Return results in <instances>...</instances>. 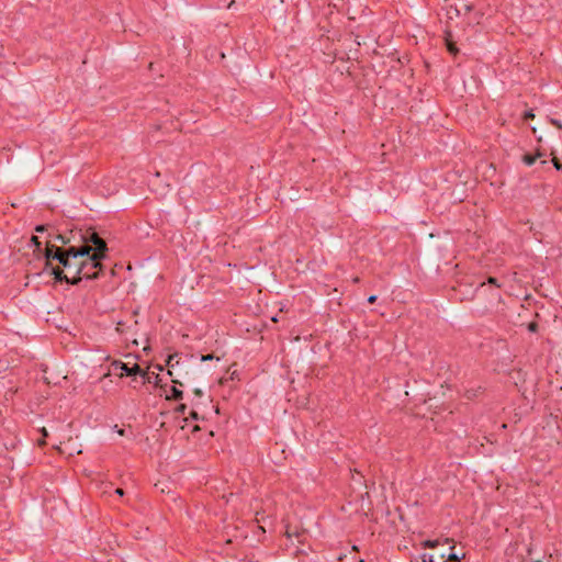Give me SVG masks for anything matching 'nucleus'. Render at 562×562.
I'll use <instances>...</instances> for the list:
<instances>
[{
	"label": "nucleus",
	"mask_w": 562,
	"mask_h": 562,
	"mask_svg": "<svg viewBox=\"0 0 562 562\" xmlns=\"http://www.w3.org/2000/svg\"><path fill=\"white\" fill-rule=\"evenodd\" d=\"M428 554L425 553L420 557V562H428V559H427Z\"/></svg>",
	"instance_id": "473e14b6"
},
{
	"label": "nucleus",
	"mask_w": 562,
	"mask_h": 562,
	"mask_svg": "<svg viewBox=\"0 0 562 562\" xmlns=\"http://www.w3.org/2000/svg\"><path fill=\"white\" fill-rule=\"evenodd\" d=\"M85 239H86L85 245H89L92 248L91 254L106 257V251H108L106 243L103 238H101L98 235V233H95L94 231L90 232L87 234Z\"/></svg>",
	"instance_id": "20e7f679"
},
{
	"label": "nucleus",
	"mask_w": 562,
	"mask_h": 562,
	"mask_svg": "<svg viewBox=\"0 0 562 562\" xmlns=\"http://www.w3.org/2000/svg\"><path fill=\"white\" fill-rule=\"evenodd\" d=\"M115 494H116V495H119V496H123V495L125 494V492H124V490H123V488L117 487V488L115 490Z\"/></svg>",
	"instance_id": "c756f323"
},
{
	"label": "nucleus",
	"mask_w": 562,
	"mask_h": 562,
	"mask_svg": "<svg viewBox=\"0 0 562 562\" xmlns=\"http://www.w3.org/2000/svg\"><path fill=\"white\" fill-rule=\"evenodd\" d=\"M538 327H539V326H538V323H536V322H531V323H529V324H528V330H529L530 333H536V331H538Z\"/></svg>",
	"instance_id": "412c9836"
},
{
	"label": "nucleus",
	"mask_w": 562,
	"mask_h": 562,
	"mask_svg": "<svg viewBox=\"0 0 562 562\" xmlns=\"http://www.w3.org/2000/svg\"><path fill=\"white\" fill-rule=\"evenodd\" d=\"M485 285V282H481L480 285L476 288V290H480L481 288H483Z\"/></svg>",
	"instance_id": "4c0bfd02"
},
{
	"label": "nucleus",
	"mask_w": 562,
	"mask_h": 562,
	"mask_svg": "<svg viewBox=\"0 0 562 562\" xmlns=\"http://www.w3.org/2000/svg\"><path fill=\"white\" fill-rule=\"evenodd\" d=\"M190 418L193 419V420H198L199 419V414L195 411H191L190 412Z\"/></svg>",
	"instance_id": "a878e982"
},
{
	"label": "nucleus",
	"mask_w": 562,
	"mask_h": 562,
	"mask_svg": "<svg viewBox=\"0 0 562 562\" xmlns=\"http://www.w3.org/2000/svg\"><path fill=\"white\" fill-rule=\"evenodd\" d=\"M38 445L40 446L45 445V441L43 439H40Z\"/></svg>",
	"instance_id": "ea45409f"
},
{
	"label": "nucleus",
	"mask_w": 562,
	"mask_h": 562,
	"mask_svg": "<svg viewBox=\"0 0 562 562\" xmlns=\"http://www.w3.org/2000/svg\"><path fill=\"white\" fill-rule=\"evenodd\" d=\"M453 549H454V546H450V548H449L450 552L446 553L445 562H461V558L452 552Z\"/></svg>",
	"instance_id": "4468645a"
},
{
	"label": "nucleus",
	"mask_w": 562,
	"mask_h": 562,
	"mask_svg": "<svg viewBox=\"0 0 562 562\" xmlns=\"http://www.w3.org/2000/svg\"><path fill=\"white\" fill-rule=\"evenodd\" d=\"M443 542H445V543H450V542H452V540H451V539H449V538H446V539L443 540Z\"/></svg>",
	"instance_id": "58836bf2"
},
{
	"label": "nucleus",
	"mask_w": 562,
	"mask_h": 562,
	"mask_svg": "<svg viewBox=\"0 0 562 562\" xmlns=\"http://www.w3.org/2000/svg\"><path fill=\"white\" fill-rule=\"evenodd\" d=\"M473 10V4L470 3V2H465L464 0H461L460 1V4H457L454 7V11H456V14L457 15H460L462 13V11H464L465 13L470 12Z\"/></svg>",
	"instance_id": "0eeeda50"
},
{
	"label": "nucleus",
	"mask_w": 562,
	"mask_h": 562,
	"mask_svg": "<svg viewBox=\"0 0 562 562\" xmlns=\"http://www.w3.org/2000/svg\"><path fill=\"white\" fill-rule=\"evenodd\" d=\"M446 38H451L452 40V33L450 31H446L445 32V40Z\"/></svg>",
	"instance_id": "2f4dec72"
},
{
	"label": "nucleus",
	"mask_w": 562,
	"mask_h": 562,
	"mask_svg": "<svg viewBox=\"0 0 562 562\" xmlns=\"http://www.w3.org/2000/svg\"><path fill=\"white\" fill-rule=\"evenodd\" d=\"M88 255V245L80 247L69 246L67 255L59 261L58 266L68 277H72L75 269L78 267L79 260Z\"/></svg>",
	"instance_id": "f03ea898"
},
{
	"label": "nucleus",
	"mask_w": 562,
	"mask_h": 562,
	"mask_svg": "<svg viewBox=\"0 0 562 562\" xmlns=\"http://www.w3.org/2000/svg\"><path fill=\"white\" fill-rule=\"evenodd\" d=\"M45 229H46V226H45V225H37V226L35 227V231H36V232H38V233H42V232H44Z\"/></svg>",
	"instance_id": "cd10ccee"
},
{
	"label": "nucleus",
	"mask_w": 562,
	"mask_h": 562,
	"mask_svg": "<svg viewBox=\"0 0 562 562\" xmlns=\"http://www.w3.org/2000/svg\"><path fill=\"white\" fill-rule=\"evenodd\" d=\"M186 411H187L186 404H179L175 409L176 414H178V415H183L186 413Z\"/></svg>",
	"instance_id": "f3484780"
},
{
	"label": "nucleus",
	"mask_w": 562,
	"mask_h": 562,
	"mask_svg": "<svg viewBox=\"0 0 562 562\" xmlns=\"http://www.w3.org/2000/svg\"><path fill=\"white\" fill-rule=\"evenodd\" d=\"M484 392V389L482 386H476V387H471V389H467L464 391V397L467 400H475L476 397H479L481 394H483Z\"/></svg>",
	"instance_id": "423d86ee"
},
{
	"label": "nucleus",
	"mask_w": 562,
	"mask_h": 562,
	"mask_svg": "<svg viewBox=\"0 0 562 562\" xmlns=\"http://www.w3.org/2000/svg\"><path fill=\"white\" fill-rule=\"evenodd\" d=\"M439 544H440V540L439 539H437V540H426V541L423 542V546L425 548H432V549L437 548Z\"/></svg>",
	"instance_id": "2eb2a0df"
},
{
	"label": "nucleus",
	"mask_w": 562,
	"mask_h": 562,
	"mask_svg": "<svg viewBox=\"0 0 562 562\" xmlns=\"http://www.w3.org/2000/svg\"><path fill=\"white\" fill-rule=\"evenodd\" d=\"M41 431H42V434H43V436H44V437H47V436H48V432H47L46 428H42V430H41Z\"/></svg>",
	"instance_id": "72a5a7b5"
},
{
	"label": "nucleus",
	"mask_w": 562,
	"mask_h": 562,
	"mask_svg": "<svg viewBox=\"0 0 562 562\" xmlns=\"http://www.w3.org/2000/svg\"><path fill=\"white\" fill-rule=\"evenodd\" d=\"M352 281H353V283H359L360 282V278L359 277H355Z\"/></svg>",
	"instance_id": "c9c22d12"
},
{
	"label": "nucleus",
	"mask_w": 562,
	"mask_h": 562,
	"mask_svg": "<svg viewBox=\"0 0 562 562\" xmlns=\"http://www.w3.org/2000/svg\"><path fill=\"white\" fill-rule=\"evenodd\" d=\"M55 239L60 241L63 245H67L70 241V239L68 237H66L65 235H61V234H57L55 236Z\"/></svg>",
	"instance_id": "dca6fc26"
},
{
	"label": "nucleus",
	"mask_w": 562,
	"mask_h": 562,
	"mask_svg": "<svg viewBox=\"0 0 562 562\" xmlns=\"http://www.w3.org/2000/svg\"><path fill=\"white\" fill-rule=\"evenodd\" d=\"M487 283L491 285H494L495 288H501V284L498 283L497 279L494 277H488Z\"/></svg>",
	"instance_id": "aec40b11"
},
{
	"label": "nucleus",
	"mask_w": 562,
	"mask_h": 562,
	"mask_svg": "<svg viewBox=\"0 0 562 562\" xmlns=\"http://www.w3.org/2000/svg\"><path fill=\"white\" fill-rule=\"evenodd\" d=\"M235 4V0H232L229 4L227 5L228 9H231Z\"/></svg>",
	"instance_id": "e433bc0d"
},
{
	"label": "nucleus",
	"mask_w": 562,
	"mask_h": 562,
	"mask_svg": "<svg viewBox=\"0 0 562 562\" xmlns=\"http://www.w3.org/2000/svg\"><path fill=\"white\" fill-rule=\"evenodd\" d=\"M91 246L88 245V255L79 260L78 267L75 269L72 277H68L59 267L52 268V274L56 282H66L76 285L82 279H98L103 270L102 259L105 257L91 254Z\"/></svg>",
	"instance_id": "f257e3e1"
},
{
	"label": "nucleus",
	"mask_w": 562,
	"mask_h": 562,
	"mask_svg": "<svg viewBox=\"0 0 562 562\" xmlns=\"http://www.w3.org/2000/svg\"><path fill=\"white\" fill-rule=\"evenodd\" d=\"M178 353L169 355L166 360V366L169 368L168 374L172 375V372L170 368H173L176 364H179V360H176L178 358Z\"/></svg>",
	"instance_id": "f8f14e48"
},
{
	"label": "nucleus",
	"mask_w": 562,
	"mask_h": 562,
	"mask_svg": "<svg viewBox=\"0 0 562 562\" xmlns=\"http://www.w3.org/2000/svg\"><path fill=\"white\" fill-rule=\"evenodd\" d=\"M140 378L143 379L142 384H146V383L158 384V382H159V374H157L155 372L149 373V372L145 371V376H140Z\"/></svg>",
	"instance_id": "6e6552de"
},
{
	"label": "nucleus",
	"mask_w": 562,
	"mask_h": 562,
	"mask_svg": "<svg viewBox=\"0 0 562 562\" xmlns=\"http://www.w3.org/2000/svg\"><path fill=\"white\" fill-rule=\"evenodd\" d=\"M116 331H119V333H121V334H123V333H124V323L119 322V323L116 324Z\"/></svg>",
	"instance_id": "393cba45"
},
{
	"label": "nucleus",
	"mask_w": 562,
	"mask_h": 562,
	"mask_svg": "<svg viewBox=\"0 0 562 562\" xmlns=\"http://www.w3.org/2000/svg\"><path fill=\"white\" fill-rule=\"evenodd\" d=\"M193 393L195 396H199V397H201L203 395V392L201 389H194Z\"/></svg>",
	"instance_id": "c85d7f7f"
},
{
	"label": "nucleus",
	"mask_w": 562,
	"mask_h": 562,
	"mask_svg": "<svg viewBox=\"0 0 562 562\" xmlns=\"http://www.w3.org/2000/svg\"><path fill=\"white\" fill-rule=\"evenodd\" d=\"M172 382H173L175 384H180V385H182V384H181V382H179L178 380H172Z\"/></svg>",
	"instance_id": "a19ab883"
},
{
	"label": "nucleus",
	"mask_w": 562,
	"mask_h": 562,
	"mask_svg": "<svg viewBox=\"0 0 562 562\" xmlns=\"http://www.w3.org/2000/svg\"><path fill=\"white\" fill-rule=\"evenodd\" d=\"M237 375V372L236 371H233L232 374H231V379L234 380Z\"/></svg>",
	"instance_id": "f704fd0d"
},
{
	"label": "nucleus",
	"mask_w": 562,
	"mask_h": 562,
	"mask_svg": "<svg viewBox=\"0 0 562 562\" xmlns=\"http://www.w3.org/2000/svg\"><path fill=\"white\" fill-rule=\"evenodd\" d=\"M494 296H495L496 299H498V300L501 299V294H499V293H496Z\"/></svg>",
	"instance_id": "79ce46f5"
},
{
	"label": "nucleus",
	"mask_w": 562,
	"mask_h": 562,
	"mask_svg": "<svg viewBox=\"0 0 562 562\" xmlns=\"http://www.w3.org/2000/svg\"><path fill=\"white\" fill-rule=\"evenodd\" d=\"M533 117H535V115H533L530 111H528V112H526V113H525V119H526V120H528V119H533Z\"/></svg>",
	"instance_id": "7c9ffc66"
},
{
	"label": "nucleus",
	"mask_w": 562,
	"mask_h": 562,
	"mask_svg": "<svg viewBox=\"0 0 562 562\" xmlns=\"http://www.w3.org/2000/svg\"><path fill=\"white\" fill-rule=\"evenodd\" d=\"M215 358V356L213 353H209V355H202L201 356V361H209V360H213Z\"/></svg>",
	"instance_id": "5701e85b"
},
{
	"label": "nucleus",
	"mask_w": 562,
	"mask_h": 562,
	"mask_svg": "<svg viewBox=\"0 0 562 562\" xmlns=\"http://www.w3.org/2000/svg\"><path fill=\"white\" fill-rule=\"evenodd\" d=\"M552 164L557 170L562 171V164L555 156L552 158Z\"/></svg>",
	"instance_id": "6ab92c4d"
},
{
	"label": "nucleus",
	"mask_w": 562,
	"mask_h": 562,
	"mask_svg": "<svg viewBox=\"0 0 562 562\" xmlns=\"http://www.w3.org/2000/svg\"><path fill=\"white\" fill-rule=\"evenodd\" d=\"M550 123L554 126H557L559 130H562V123L561 121L557 120V119H551L550 120Z\"/></svg>",
	"instance_id": "b1692460"
},
{
	"label": "nucleus",
	"mask_w": 562,
	"mask_h": 562,
	"mask_svg": "<svg viewBox=\"0 0 562 562\" xmlns=\"http://www.w3.org/2000/svg\"><path fill=\"white\" fill-rule=\"evenodd\" d=\"M112 368L115 372L120 370V373H117L120 376H145V371L137 363H135L133 367H128L126 363L120 360H114L112 362Z\"/></svg>",
	"instance_id": "39448f33"
},
{
	"label": "nucleus",
	"mask_w": 562,
	"mask_h": 562,
	"mask_svg": "<svg viewBox=\"0 0 562 562\" xmlns=\"http://www.w3.org/2000/svg\"><path fill=\"white\" fill-rule=\"evenodd\" d=\"M446 47L447 50L453 55L457 56L459 54V48L457 47L456 43L451 38H446Z\"/></svg>",
	"instance_id": "ddd939ff"
},
{
	"label": "nucleus",
	"mask_w": 562,
	"mask_h": 562,
	"mask_svg": "<svg viewBox=\"0 0 562 562\" xmlns=\"http://www.w3.org/2000/svg\"><path fill=\"white\" fill-rule=\"evenodd\" d=\"M13 207V209H18L20 207L21 205L19 203H15V202H9V201H5L3 207L8 209V207Z\"/></svg>",
	"instance_id": "4be33fe9"
},
{
	"label": "nucleus",
	"mask_w": 562,
	"mask_h": 562,
	"mask_svg": "<svg viewBox=\"0 0 562 562\" xmlns=\"http://www.w3.org/2000/svg\"><path fill=\"white\" fill-rule=\"evenodd\" d=\"M428 562H445L446 552L435 551L432 553H428Z\"/></svg>",
	"instance_id": "9d476101"
},
{
	"label": "nucleus",
	"mask_w": 562,
	"mask_h": 562,
	"mask_svg": "<svg viewBox=\"0 0 562 562\" xmlns=\"http://www.w3.org/2000/svg\"><path fill=\"white\" fill-rule=\"evenodd\" d=\"M171 394L167 395L166 398L168 401H180L183 397V392L179 390L176 385L171 386Z\"/></svg>",
	"instance_id": "9b49d317"
},
{
	"label": "nucleus",
	"mask_w": 562,
	"mask_h": 562,
	"mask_svg": "<svg viewBox=\"0 0 562 562\" xmlns=\"http://www.w3.org/2000/svg\"><path fill=\"white\" fill-rule=\"evenodd\" d=\"M543 154L540 153V151H537L535 155H531V154H525L522 156V161L527 165V166H531L536 162V160L540 157H542Z\"/></svg>",
	"instance_id": "1a4fd4ad"
},
{
	"label": "nucleus",
	"mask_w": 562,
	"mask_h": 562,
	"mask_svg": "<svg viewBox=\"0 0 562 562\" xmlns=\"http://www.w3.org/2000/svg\"><path fill=\"white\" fill-rule=\"evenodd\" d=\"M31 243L35 245L37 251H42L41 250V241L38 240V237L37 236H32L31 237Z\"/></svg>",
	"instance_id": "a211bd4d"
},
{
	"label": "nucleus",
	"mask_w": 562,
	"mask_h": 562,
	"mask_svg": "<svg viewBox=\"0 0 562 562\" xmlns=\"http://www.w3.org/2000/svg\"><path fill=\"white\" fill-rule=\"evenodd\" d=\"M67 252L68 248H63L54 244L47 243L43 254L45 258L44 270H52V268H54L52 266V261L57 260L59 262L67 255Z\"/></svg>",
	"instance_id": "7ed1b4c3"
},
{
	"label": "nucleus",
	"mask_w": 562,
	"mask_h": 562,
	"mask_svg": "<svg viewBox=\"0 0 562 562\" xmlns=\"http://www.w3.org/2000/svg\"><path fill=\"white\" fill-rule=\"evenodd\" d=\"M376 300H378V296H376V295H370V296L368 297V302H369L370 304L375 303V302H376Z\"/></svg>",
	"instance_id": "bb28decb"
}]
</instances>
